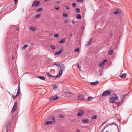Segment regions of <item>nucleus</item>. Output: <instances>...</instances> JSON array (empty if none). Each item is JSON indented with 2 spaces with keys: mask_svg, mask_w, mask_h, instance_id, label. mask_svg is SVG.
I'll list each match as a JSON object with an SVG mask.
<instances>
[{
  "mask_svg": "<svg viewBox=\"0 0 132 132\" xmlns=\"http://www.w3.org/2000/svg\"><path fill=\"white\" fill-rule=\"evenodd\" d=\"M113 52V50H110L109 52L108 53L109 55H111L112 53Z\"/></svg>",
  "mask_w": 132,
  "mask_h": 132,
  "instance_id": "obj_28",
  "label": "nucleus"
},
{
  "mask_svg": "<svg viewBox=\"0 0 132 132\" xmlns=\"http://www.w3.org/2000/svg\"><path fill=\"white\" fill-rule=\"evenodd\" d=\"M77 18L79 19H80L81 18V16L80 14H78L77 15Z\"/></svg>",
  "mask_w": 132,
  "mask_h": 132,
  "instance_id": "obj_22",
  "label": "nucleus"
},
{
  "mask_svg": "<svg viewBox=\"0 0 132 132\" xmlns=\"http://www.w3.org/2000/svg\"><path fill=\"white\" fill-rule=\"evenodd\" d=\"M84 111H83V110H81L79 112L78 114L77 115V116H81L84 114Z\"/></svg>",
  "mask_w": 132,
  "mask_h": 132,
  "instance_id": "obj_10",
  "label": "nucleus"
},
{
  "mask_svg": "<svg viewBox=\"0 0 132 132\" xmlns=\"http://www.w3.org/2000/svg\"><path fill=\"white\" fill-rule=\"evenodd\" d=\"M39 1H34L33 3L32 6L33 7L34 5L36 6H38L39 5Z\"/></svg>",
  "mask_w": 132,
  "mask_h": 132,
  "instance_id": "obj_5",
  "label": "nucleus"
},
{
  "mask_svg": "<svg viewBox=\"0 0 132 132\" xmlns=\"http://www.w3.org/2000/svg\"><path fill=\"white\" fill-rule=\"evenodd\" d=\"M38 78L43 80H44L45 79L44 77L43 76H39L38 77Z\"/></svg>",
  "mask_w": 132,
  "mask_h": 132,
  "instance_id": "obj_27",
  "label": "nucleus"
},
{
  "mask_svg": "<svg viewBox=\"0 0 132 132\" xmlns=\"http://www.w3.org/2000/svg\"><path fill=\"white\" fill-rule=\"evenodd\" d=\"M125 97V95H124V97H123V98H124Z\"/></svg>",
  "mask_w": 132,
  "mask_h": 132,
  "instance_id": "obj_58",
  "label": "nucleus"
},
{
  "mask_svg": "<svg viewBox=\"0 0 132 132\" xmlns=\"http://www.w3.org/2000/svg\"><path fill=\"white\" fill-rule=\"evenodd\" d=\"M52 120V119H50V120H49V121H51Z\"/></svg>",
  "mask_w": 132,
  "mask_h": 132,
  "instance_id": "obj_59",
  "label": "nucleus"
},
{
  "mask_svg": "<svg viewBox=\"0 0 132 132\" xmlns=\"http://www.w3.org/2000/svg\"><path fill=\"white\" fill-rule=\"evenodd\" d=\"M51 0H44V1L45 2H46L47 1H50Z\"/></svg>",
  "mask_w": 132,
  "mask_h": 132,
  "instance_id": "obj_48",
  "label": "nucleus"
},
{
  "mask_svg": "<svg viewBox=\"0 0 132 132\" xmlns=\"http://www.w3.org/2000/svg\"><path fill=\"white\" fill-rule=\"evenodd\" d=\"M111 92L108 90H106L102 94V95L103 96H108L111 94Z\"/></svg>",
  "mask_w": 132,
  "mask_h": 132,
  "instance_id": "obj_4",
  "label": "nucleus"
},
{
  "mask_svg": "<svg viewBox=\"0 0 132 132\" xmlns=\"http://www.w3.org/2000/svg\"><path fill=\"white\" fill-rule=\"evenodd\" d=\"M72 23L73 24H74L75 23V21L74 20H73L72 21Z\"/></svg>",
  "mask_w": 132,
  "mask_h": 132,
  "instance_id": "obj_50",
  "label": "nucleus"
},
{
  "mask_svg": "<svg viewBox=\"0 0 132 132\" xmlns=\"http://www.w3.org/2000/svg\"><path fill=\"white\" fill-rule=\"evenodd\" d=\"M80 130L79 129H77V130L76 131V132H80Z\"/></svg>",
  "mask_w": 132,
  "mask_h": 132,
  "instance_id": "obj_46",
  "label": "nucleus"
},
{
  "mask_svg": "<svg viewBox=\"0 0 132 132\" xmlns=\"http://www.w3.org/2000/svg\"><path fill=\"white\" fill-rule=\"evenodd\" d=\"M82 122L85 123L87 122H89V120L87 119H83L82 120Z\"/></svg>",
  "mask_w": 132,
  "mask_h": 132,
  "instance_id": "obj_16",
  "label": "nucleus"
},
{
  "mask_svg": "<svg viewBox=\"0 0 132 132\" xmlns=\"http://www.w3.org/2000/svg\"><path fill=\"white\" fill-rule=\"evenodd\" d=\"M55 77V76H54L52 75H51V76L50 77Z\"/></svg>",
  "mask_w": 132,
  "mask_h": 132,
  "instance_id": "obj_52",
  "label": "nucleus"
},
{
  "mask_svg": "<svg viewBox=\"0 0 132 132\" xmlns=\"http://www.w3.org/2000/svg\"><path fill=\"white\" fill-rule=\"evenodd\" d=\"M57 86L56 85H54L53 86V89L55 90H56L57 89Z\"/></svg>",
  "mask_w": 132,
  "mask_h": 132,
  "instance_id": "obj_30",
  "label": "nucleus"
},
{
  "mask_svg": "<svg viewBox=\"0 0 132 132\" xmlns=\"http://www.w3.org/2000/svg\"><path fill=\"white\" fill-rule=\"evenodd\" d=\"M97 118V116H96L94 115L92 116V119H96Z\"/></svg>",
  "mask_w": 132,
  "mask_h": 132,
  "instance_id": "obj_29",
  "label": "nucleus"
},
{
  "mask_svg": "<svg viewBox=\"0 0 132 132\" xmlns=\"http://www.w3.org/2000/svg\"><path fill=\"white\" fill-rule=\"evenodd\" d=\"M15 3H16L18 2V0H14Z\"/></svg>",
  "mask_w": 132,
  "mask_h": 132,
  "instance_id": "obj_47",
  "label": "nucleus"
},
{
  "mask_svg": "<svg viewBox=\"0 0 132 132\" xmlns=\"http://www.w3.org/2000/svg\"><path fill=\"white\" fill-rule=\"evenodd\" d=\"M60 69H61L63 70L65 68V66L64 65V64L61 63L60 66Z\"/></svg>",
  "mask_w": 132,
  "mask_h": 132,
  "instance_id": "obj_14",
  "label": "nucleus"
},
{
  "mask_svg": "<svg viewBox=\"0 0 132 132\" xmlns=\"http://www.w3.org/2000/svg\"><path fill=\"white\" fill-rule=\"evenodd\" d=\"M63 15L64 17H68V15L67 14L65 13H63Z\"/></svg>",
  "mask_w": 132,
  "mask_h": 132,
  "instance_id": "obj_26",
  "label": "nucleus"
},
{
  "mask_svg": "<svg viewBox=\"0 0 132 132\" xmlns=\"http://www.w3.org/2000/svg\"><path fill=\"white\" fill-rule=\"evenodd\" d=\"M18 96H16V95L15 96H14L13 95H12V96L13 97V99H14V100H15V99L16 98V97Z\"/></svg>",
  "mask_w": 132,
  "mask_h": 132,
  "instance_id": "obj_44",
  "label": "nucleus"
},
{
  "mask_svg": "<svg viewBox=\"0 0 132 132\" xmlns=\"http://www.w3.org/2000/svg\"><path fill=\"white\" fill-rule=\"evenodd\" d=\"M84 98V95H79L78 96V98L79 100H81Z\"/></svg>",
  "mask_w": 132,
  "mask_h": 132,
  "instance_id": "obj_13",
  "label": "nucleus"
},
{
  "mask_svg": "<svg viewBox=\"0 0 132 132\" xmlns=\"http://www.w3.org/2000/svg\"><path fill=\"white\" fill-rule=\"evenodd\" d=\"M79 49L78 48H77L75 50V51L76 52H78L79 51Z\"/></svg>",
  "mask_w": 132,
  "mask_h": 132,
  "instance_id": "obj_43",
  "label": "nucleus"
},
{
  "mask_svg": "<svg viewBox=\"0 0 132 132\" xmlns=\"http://www.w3.org/2000/svg\"><path fill=\"white\" fill-rule=\"evenodd\" d=\"M28 46V45L27 44L25 45H24L22 47V48L23 49H24L25 48H26Z\"/></svg>",
  "mask_w": 132,
  "mask_h": 132,
  "instance_id": "obj_36",
  "label": "nucleus"
},
{
  "mask_svg": "<svg viewBox=\"0 0 132 132\" xmlns=\"http://www.w3.org/2000/svg\"><path fill=\"white\" fill-rule=\"evenodd\" d=\"M65 41V39L64 38H63L60 41H59V42L61 43L62 44L64 43Z\"/></svg>",
  "mask_w": 132,
  "mask_h": 132,
  "instance_id": "obj_15",
  "label": "nucleus"
},
{
  "mask_svg": "<svg viewBox=\"0 0 132 132\" xmlns=\"http://www.w3.org/2000/svg\"><path fill=\"white\" fill-rule=\"evenodd\" d=\"M61 64V63H55L54 65H56L58 67H59V66H60Z\"/></svg>",
  "mask_w": 132,
  "mask_h": 132,
  "instance_id": "obj_31",
  "label": "nucleus"
},
{
  "mask_svg": "<svg viewBox=\"0 0 132 132\" xmlns=\"http://www.w3.org/2000/svg\"><path fill=\"white\" fill-rule=\"evenodd\" d=\"M62 72H63V71L62 70H60L59 71V75L56 76V77L55 78V79H56V78H58L59 77H60L62 75Z\"/></svg>",
  "mask_w": 132,
  "mask_h": 132,
  "instance_id": "obj_11",
  "label": "nucleus"
},
{
  "mask_svg": "<svg viewBox=\"0 0 132 132\" xmlns=\"http://www.w3.org/2000/svg\"><path fill=\"white\" fill-rule=\"evenodd\" d=\"M63 50L62 49H60L59 50L55 53V55H59L61 53L63 52Z\"/></svg>",
  "mask_w": 132,
  "mask_h": 132,
  "instance_id": "obj_8",
  "label": "nucleus"
},
{
  "mask_svg": "<svg viewBox=\"0 0 132 132\" xmlns=\"http://www.w3.org/2000/svg\"><path fill=\"white\" fill-rule=\"evenodd\" d=\"M55 9L56 10H58L59 9V7L58 6H56L55 7Z\"/></svg>",
  "mask_w": 132,
  "mask_h": 132,
  "instance_id": "obj_39",
  "label": "nucleus"
},
{
  "mask_svg": "<svg viewBox=\"0 0 132 132\" xmlns=\"http://www.w3.org/2000/svg\"><path fill=\"white\" fill-rule=\"evenodd\" d=\"M126 76V73L122 74V75L120 76V77L121 78H125Z\"/></svg>",
  "mask_w": 132,
  "mask_h": 132,
  "instance_id": "obj_19",
  "label": "nucleus"
},
{
  "mask_svg": "<svg viewBox=\"0 0 132 132\" xmlns=\"http://www.w3.org/2000/svg\"><path fill=\"white\" fill-rule=\"evenodd\" d=\"M107 61L106 60H105L102 62L100 63L99 65V67L101 68L103 67L104 66L105 62H107Z\"/></svg>",
  "mask_w": 132,
  "mask_h": 132,
  "instance_id": "obj_9",
  "label": "nucleus"
},
{
  "mask_svg": "<svg viewBox=\"0 0 132 132\" xmlns=\"http://www.w3.org/2000/svg\"><path fill=\"white\" fill-rule=\"evenodd\" d=\"M50 46L51 48L53 50H55V46L54 45H51Z\"/></svg>",
  "mask_w": 132,
  "mask_h": 132,
  "instance_id": "obj_25",
  "label": "nucleus"
},
{
  "mask_svg": "<svg viewBox=\"0 0 132 132\" xmlns=\"http://www.w3.org/2000/svg\"><path fill=\"white\" fill-rule=\"evenodd\" d=\"M92 38H91L89 40V41L88 42V44H87V46L89 45H90L92 41Z\"/></svg>",
  "mask_w": 132,
  "mask_h": 132,
  "instance_id": "obj_21",
  "label": "nucleus"
},
{
  "mask_svg": "<svg viewBox=\"0 0 132 132\" xmlns=\"http://www.w3.org/2000/svg\"><path fill=\"white\" fill-rule=\"evenodd\" d=\"M114 123H111V124H109V125H113V124H114Z\"/></svg>",
  "mask_w": 132,
  "mask_h": 132,
  "instance_id": "obj_55",
  "label": "nucleus"
},
{
  "mask_svg": "<svg viewBox=\"0 0 132 132\" xmlns=\"http://www.w3.org/2000/svg\"><path fill=\"white\" fill-rule=\"evenodd\" d=\"M50 119H51L52 120L50 121H47L45 123L46 125L51 124L53 122H55V119L53 116H51L49 117L48 119V120H50Z\"/></svg>",
  "mask_w": 132,
  "mask_h": 132,
  "instance_id": "obj_2",
  "label": "nucleus"
},
{
  "mask_svg": "<svg viewBox=\"0 0 132 132\" xmlns=\"http://www.w3.org/2000/svg\"><path fill=\"white\" fill-rule=\"evenodd\" d=\"M72 5L73 7H75L76 6V4L75 3H72Z\"/></svg>",
  "mask_w": 132,
  "mask_h": 132,
  "instance_id": "obj_41",
  "label": "nucleus"
},
{
  "mask_svg": "<svg viewBox=\"0 0 132 132\" xmlns=\"http://www.w3.org/2000/svg\"><path fill=\"white\" fill-rule=\"evenodd\" d=\"M60 3V2L59 1H57L55 3Z\"/></svg>",
  "mask_w": 132,
  "mask_h": 132,
  "instance_id": "obj_49",
  "label": "nucleus"
},
{
  "mask_svg": "<svg viewBox=\"0 0 132 132\" xmlns=\"http://www.w3.org/2000/svg\"><path fill=\"white\" fill-rule=\"evenodd\" d=\"M112 36V34H110V37H111Z\"/></svg>",
  "mask_w": 132,
  "mask_h": 132,
  "instance_id": "obj_54",
  "label": "nucleus"
},
{
  "mask_svg": "<svg viewBox=\"0 0 132 132\" xmlns=\"http://www.w3.org/2000/svg\"><path fill=\"white\" fill-rule=\"evenodd\" d=\"M54 37H56L57 38H58L59 37V36L58 34L56 33L54 35Z\"/></svg>",
  "mask_w": 132,
  "mask_h": 132,
  "instance_id": "obj_24",
  "label": "nucleus"
},
{
  "mask_svg": "<svg viewBox=\"0 0 132 132\" xmlns=\"http://www.w3.org/2000/svg\"><path fill=\"white\" fill-rule=\"evenodd\" d=\"M12 59L13 60L14 59V56H12Z\"/></svg>",
  "mask_w": 132,
  "mask_h": 132,
  "instance_id": "obj_53",
  "label": "nucleus"
},
{
  "mask_svg": "<svg viewBox=\"0 0 132 132\" xmlns=\"http://www.w3.org/2000/svg\"><path fill=\"white\" fill-rule=\"evenodd\" d=\"M59 98V97L55 95L53 96H51L50 98V101L52 100H56Z\"/></svg>",
  "mask_w": 132,
  "mask_h": 132,
  "instance_id": "obj_7",
  "label": "nucleus"
},
{
  "mask_svg": "<svg viewBox=\"0 0 132 132\" xmlns=\"http://www.w3.org/2000/svg\"><path fill=\"white\" fill-rule=\"evenodd\" d=\"M76 11L77 13H79L80 12V10L79 9L77 8L76 10Z\"/></svg>",
  "mask_w": 132,
  "mask_h": 132,
  "instance_id": "obj_34",
  "label": "nucleus"
},
{
  "mask_svg": "<svg viewBox=\"0 0 132 132\" xmlns=\"http://www.w3.org/2000/svg\"><path fill=\"white\" fill-rule=\"evenodd\" d=\"M119 9H116V11L114 12V13L115 14H117L119 13Z\"/></svg>",
  "mask_w": 132,
  "mask_h": 132,
  "instance_id": "obj_20",
  "label": "nucleus"
},
{
  "mask_svg": "<svg viewBox=\"0 0 132 132\" xmlns=\"http://www.w3.org/2000/svg\"><path fill=\"white\" fill-rule=\"evenodd\" d=\"M43 10L42 8H39L37 10V12L41 11H42Z\"/></svg>",
  "mask_w": 132,
  "mask_h": 132,
  "instance_id": "obj_32",
  "label": "nucleus"
},
{
  "mask_svg": "<svg viewBox=\"0 0 132 132\" xmlns=\"http://www.w3.org/2000/svg\"><path fill=\"white\" fill-rule=\"evenodd\" d=\"M47 74L48 76H49V77H50L51 76V75L50 74V73H49L48 72H47Z\"/></svg>",
  "mask_w": 132,
  "mask_h": 132,
  "instance_id": "obj_42",
  "label": "nucleus"
},
{
  "mask_svg": "<svg viewBox=\"0 0 132 132\" xmlns=\"http://www.w3.org/2000/svg\"><path fill=\"white\" fill-rule=\"evenodd\" d=\"M40 16V14H39L36 16L35 17L36 18H38Z\"/></svg>",
  "mask_w": 132,
  "mask_h": 132,
  "instance_id": "obj_40",
  "label": "nucleus"
},
{
  "mask_svg": "<svg viewBox=\"0 0 132 132\" xmlns=\"http://www.w3.org/2000/svg\"><path fill=\"white\" fill-rule=\"evenodd\" d=\"M18 30V28L16 29V30Z\"/></svg>",
  "mask_w": 132,
  "mask_h": 132,
  "instance_id": "obj_60",
  "label": "nucleus"
},
{
  "mask_svg": "<svg viewBox=\"0 0 132 132\" xmlns=\"http://www.w3.org/2000/svg\"><path fill=\"white\" fill-rule=\"evenodd\" d=\"M11 122L10 121H7L6 123L5 126V128L6 129V132H8L9 130V128L11 126Z\"/></svg>",
  "mask_w": 132,
  "mask_h": 132,
  "instance_id": "obj_3",
  "label": "nucleus"
},
{
  "mask_svg": "<svg viewBox=\"0 0 132 132\" xmlns=\"http://www.w3.org/2000/svg\"><path fill=\"white\" fill-rule=\"evenodd\" d=\"M101 132H103V130H102L101 131Z\"/></svg>",
  "mask_w": 132,
  "mask_h": 132,
  "instance_id": "obj_57",
  "label": "nucleus"
},
{
  "mask_svg": "<svg viewBox=\"0 0 132 132\" xmlns=\"http://www.w3.org/2000/svg\"><path fill=\"white\" fill-rule=\"evenodd\" d=\"M65 8L66 9H67L68 10H69V7L68 6H65Z\"/></svg>",
  "mask_w": 132,
  "mask_h": 132,
  "instance_id": "obj_45",
  "label": "nucleus"
},
{
  "mask_svg": "<svg viewBox=\"0 0 132 132\" xmlns=\"http://www.w3.org/2000/svg\"><path fill=\"white\" fill-rule=\"evenodd\" d=\"M29 29L30 30H31L32 31H35L36 30V29L35 27H32L29 28Z\"/></svg>",
  "mask_w": 132,
  "mask_h": 132,
  "instance_id": "obj_17",
  "label": "nucleus"
},
{
  "mask_svg": "<svg viewBox=\"0 0 132 132\" xmlns=\"http://www.w3.org/2000/svg\"><path fill=\"white\" fill-rule=\"evenodd\" d=\"M93 99V97H91V96L89 97H88V99L87 100L88 101H90Z\"/></svg>",
  "mask_w": 132,
  "mask_h": 132,
  "instance_id": "obj_23",
  "label": "nucleus"
},
{
  "mask_svg": "<svg viewBox=\"0 0 132 132\" xmlns=\"http://www.w3.org/2000/svg\"><path fill=\"white\" fill-rule=\"evenodd\" d=\"M76 64L77 65V67L78 68H79V70H80V69L81 68V67H80L78 63Z\"/></svg>",
  "mask_w": 132,
  "mask_h": 132,
  "instance_id": "obj_37",
  "label": "nucleus"
},
{
  "mask_svg": "<svg viewBox=\"0 0 132 132\" xmlns=\"http://www.w3.org/2000/svg\"><path fill=\"white\" fill-rule=\"evenodd\" d=\"M118 132H119V131H118Z\"/></svg>",
  "mask_w": 132,
  "mask_h": 132,
  "instance_id": "obj_61",
  "label": "nucleus"
},
{
  "mask_svg": "<svg viewBox=\"0 0 132 132\" xmlns=\"http://www.w3.org/2000/svg\"><path fill=\"white\" fill-rule=\"evenodd\" d=\"M59 117L60 118H63V116L62 114H60L59 115Z\"/></svg>",
  "mask_w": 132,
  "mask_h": 132,
  "instance_id": "obj_38",
  "label": "nucleus"
},
{
  "mask_svg": "<svg viewBox=\"0 0 132 132\" xmlns=\"http://www.w3.org/2000/svg\"><path fill=\"white\" fill-rule=\"evenodd\" d=\"M73 35V34L72 33H71L70 35V36H72Z\"/></svg>",
  "mask_w": 132,
  "mask_h": 132,
  "instance_id": "obj_51",
  "label": "nucleus"
},
{
  "mask_svg": "<svg viewBox=\"0 0 132 132\" xmlns=\"http://www.w3.org/2000/svg\"><path fill=\"white\" fill-rule=\"evenodd\" d=\"M33 44H33V43H31V45H33Z\"/></svg>",
  "mask_w": 132,
  "mask_h": 132,
  "instance_id": "obj_56",
  "label": "nucleus"
},
{
  "mask_svg": "<svg viewBox=\"0 0 132 132\" xmlns=\"http://www.w3.org/2000/svg\"><path fill=\"white\" fill-rule=\"evenodd\" d=\"M113 95V96L112 97H110L109 99V101L110 103H113L117 100L118 97L115 94H114Z\"/></svg>",
  "mask_w": 132,
  "mask_h": 132,
  "instance_id": "obj_1",
  "label": "nucleus"
},
{
  "mask_svg": "<svg viewBox=\"0 0 132 132\" xmlns=\"http://www.w3.org/2000/svg\"><path fill=\"white\" fill-rule=\"evenodd\" d=\"M20 93V87L19 85L18 87V90L17 92V94H16V96H19V95Z\"/></svg>",
  "mask_w": 132,
  "mask_h": 132,
  "instance_id": "obj_12",
  "label": "nucleus"
},
{
  "mask_svg": "<svg viewBox=\"0 0 132 132\" xmlns=\"http://www.w3.org/2000/svg\"><path fill=\"white\" fill-rule=\"evenodd\" d=\"M98 83V81H96L94 82H91L90 84L92 85H95L97 84Z\"/></svg>",
  "mask_w": 132,
  "mask_h": 132,
  "instance_id": "obj_18",
  "label": "nucleus"
},
{
  "mask_svg": "<svg viewBox=\"0 0 132 132\" xmlns=\"http://www.w3.org/2000/svg\"><path fill=\"white\" fill-rule=\"evenodd\" d=\"M76 1L77 2H84V0H76Z\"/></svg>",
  "mask_w": 132,
  "mask_h": 132,
  "instance_id": "obj_35",
  "label": "nucleus"
},
{
  "mask_svg": "<svg viewBox=\"0 0 132 132\" xmlns=\"http://www.w3.org/2000/svg\"><path fill=\"white\" fill-rule=\"evenodd\" d=\"M17 105V103L16 102H15L14 104L13 105V109L12 110V112H14L16 110Z\"/></svg>",
  "mask_w": 132,
  "mask_h": 132,
  "instance_id": "obj_6",
  "label": "nucleus"
},
{
  "mask_svg": "<svg viewBox=\"0 0 132 132\" xmlns=\"http://www.w3.org/2000/svg\"><path fill=\"white\" fill-rule=\"evenodd\" d=\"M64 22L65 23L67 24V23H68L69 22V20H66L64 21Z\"/></svg>",
  "mask_w": 132,
  "mask_h": 132,
  "instance_id": "obj_33",
  "label": "nucleus"
}]
</instances>
